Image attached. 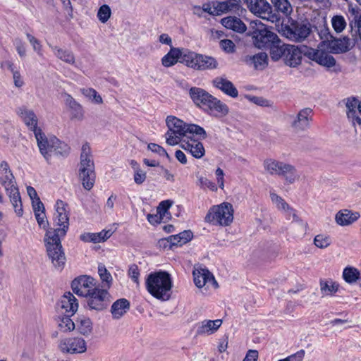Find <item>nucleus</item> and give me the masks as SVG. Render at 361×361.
I'll use <instances>...</instances> for the list:
<instances>
[{"instance_id": "obj_1", "label": "nucleus", "mask_w": 361, "mask_h": 361, "mask_svg": "<svg viewBox=\"0 0 361 361\" xmlns=\"http://www.w3.org/2000/svg\"><path fill=\"white\" fill-rule=\"evenodd\" d=\"M67 204L62 200L56 203V215L54 218L56 228L48 230L44 236L45 246L49 258L54 267L62 270L66 258L61 245V238H64L69 228V217L66 210Z\"/></svg>"}, {"instance_id": "obj_2", "label": "nucleus", "mask_w": 361, "mask_h": 361, "mask_svg": "<svg viewBox=\"0 0 361 361\" xmlns=\"http://www.w3.org/2000/svg\"><path fill=\"white\" fill-rule=\"evenodd\" d=\"M189 94L194 104L204 113L216 118H222L229 114L228 106L205 90L192 87Z\"/></svg>"}, {"instance_id": "obj_3", "label": "nucleus", "mask_w": 361, "mask_h": 361, "mask_svg": "<svg viewBox=\"0 0 361 361\" xmlns=\"http://www.w3.org/2000/svg\"><path fill=\"white\" fill-rule=\"evenodd\" d=\"M145 284L147 291L155 298L164 301L170 298L172 281L167 272L157 271L149 274Z\"/></svg>"}, {"instance_id": "obj_4", "label": "nucleus", "mask_w": 361, "mask_h": 361, "mask_svg": "<svg viewBox=\"0 0 361 361\" xmlns=\"http://www.w3.org/2000/svg\"><path fill=\"white\" fill-rule=\"evenodd\" d=\"M78 172L83 188L90 190L94 185L96 174L90 147L87 143L82 146Z\"/></svg>"}, {"instance_id": "obj_5", "label": "nucleus", "mask_w": 361, "mask_h": 361, "mask_svg": "<svg viewBox=\"0 0 361 361\" xmlns=\"http://www.w3.org/2000/svg\"><path fill=\"white\" fill-rule=\"evenodd\" d=\"M37 142L40 153L47 161L52 154L66 156L70 151L68 145L59 140L55 136L47 139L45 135H44V137H42V139Z\"/></svg>"}, {"instance_id": "obj_6", "label": "nucleus", "mask_w": 361, "mask_h": 361, "mask_svg": "<svg viewBox=\"0 0 361 361\" xmlns=\"http://www.w3.org/2000/svg\"><path fill=\"white\" fill-rule=\"evenodd\" d=\"M207 222L221 226H228L233 220V209L231 204L224 202L213 206L205 216Z\"/></svg>"}, {"instance_id": "obj_7", "label": "nucleus", "mask_w": 361, "mask_h": 361, "mask_svg": "<svg viewBox=\"0 0 361 361\" xmlns=\"http://www.w3.org/2000/svg\"><path fill=\"white\" fill-rule=\"evenodd\" d=\"M312 32V27L310 23H299L293 20L290 25L282 26L283 36L295 42H302L305 40Z\"/></svg>"}, {"instance_id": "obj_8", "label": "nucleus", "mask_w": 361, "mask_h": 361, "mask_svg": "<svg viewBox=\"0 0 361 361\" xmlns=\"http://www.w3.org/2000/svg\"><path fill=\"white\" fill-rule=\"evenodd\" d=\"M166 126L169 128L166 133V143L169 145L178 144L182 137L187 136L188 124L173 116H169L166 119Z\"/></svg>"}, {"instance_id": "obj_9", "label": "nucleus", "mask_w": 361, "mask_h": 361, "mask_svg": "<svg viewBox=\"0 0 361 361\" xmlns=\"http://www.w3.org/2000/svg\"><path fill=\"white\" fill-rule=\"evenodd\" d=\"M254 44L259 49H268L279 38L274 32L269 30L263 24L259 25L252 33Z\"/></svg>"}, {"instance_id": "obj_10", "label": "nucleus", "mask_w": 361, "mask_h": 361, "mask_svg": "<svg viewBox=\"0 0 361 361\" xmlns=\"http://www.w3.org/2000/svg\"><path fill=\"white\" fill-rule=\"evenodd\" d=\"M58 347L61 353L67 354H81L87 350L86 341L80 337L61 338Z\"/></svg>"}, {"instance_id": "obj_11", "label": "nucleus", "mask_w": 361, "mask_h": 361, "mask_svg": "<svg viewBox=\"0 0 361 361\" xmlns=\"http://www.w3.org/2000/svg\"><path fill=\"white\" fill-rule=\"evenodd\" d=\"M87 303L91 310H102L109 301V293L106 290L95 288L87 295Z\"/></svg>"}, {"instance_id": "obj_12", "label": "nucleus", "mask_w": 361, "mask_h": 361, "mask_svg": "<svg viewBox=\"0 0 361 361\" xmlns=\"http://www.w3.org/2000/svg\"><path fill=\"white\" fill-rule=\"evenodd\" d=\"M17 114L30 130L33 131L37 142L44 137V134L40 128H37V118L32 110L21 106L18 109Z\"/></svg>"}, {"instance_id": "obj_13", "label": "nucleus", "mask_w": 361, "mask_h": 361, "mask_svg": "<svg viewBox=\"0 0 361 361\" xmlns=\"http://www.w3.org/2000/svg\"><path fill=\"white\" fill-rule=\"evenodd\" d=\"M250 11L259 15L262 18L271 20L272 22L276 16L272 14V8L266 0H244Z\"/></svg>"}, {"instance_id": "obj_14", "label": "nucleus", "mask_w": 361, "mask_h": 361, "mask_svg": "<svg viewBox=\"0 0 361 361\" xmlns=\"http://www.w3.org/2000/svg\"><path fill=\"white\" fill-rule=\"evenodd\" d=\"M71 288L78 295L87 297L96 288L94 279L87 275L80 276L72 281Z\"/></svg>"}, {"instance_id": "obj_15", "label": "nucleus", "mask_w": 361, "mask_h": 361, "mask_svg": "<svg viewBox=\"0 0 361 361\" xmlns=\"http://www.w3.org/2000/svg\"><path fill=\"white\" fill-rule=\"evenodd\" d=\"M312 119V110L310 108L301 109L291 122V127L296 131H303L310 128Z\"/></svg>"}, {"instance_id": "obj_16", "label": "nucleus", "mask_w": 361, "mask_h": 361, "mask_svg": "<svg viewBox=\"0 0 361 361\" xmlns=\"http://www.w3.org/2000/svg\"><path fill=\"white\" fill-rule=\"evenodd\" d=\"M58 309L64 314L73 316L78 309L76 298L71 293H65L58 302Z\"/></svg>"}, {"instance_id": "obj_17", "label": "nucleus", "mask_w": 361, "mask_h": 361, "mask_svg": "<svg viewBox=\"0 0 361 361\" xmlns=\"http://www.w3.org/2000/svg\"><path fill=\"white\" fill-rule=\"evenodd\" d=\"M303 50L295 45L288 44L283 56L284 63L290 67H296L301 63Z\"/></svg>"}, {"instance_id": "obj_18", "label": "nucleus", "mask_w": 361, "mask_h": 361, "mask_svg": "<svg viewBox=\"0 0 361 361\" xmlns=\"http://www.w3.org/2000/svg\"><path fill=\"white\" fill-rule=\"evenodd\" d=\"M213 86L220 90L225 94L236 98L238 96V91L233 82L225 77H216L212 82Z\"/></svg>"}, {"instance_id": "obj_19", "label": "nucleus", "mask_w": 361, "mask_h": 361, "mask_svg": "<svg viewBox=\"0 0 361 361\" xmlns=\"http://www.w3.org/2000/svg\"><path fill=\"white\" fill-rule=\"evenodd\" d=\"M345 106L347 108V116L349 119L351 120L353 124L361 126V118L357 115H361V100L359 101L355 97L348 98Z\"/></svg>"}, {"instance_id": "obj_20", "label": "nucleus", "mask_w": 361, "mask_h": 361, "mask_svg": "<svg viewBox=\"0 0 361 361\" xmlns=\"http://www.w3.org/2000/svg\"><path fill=\"white\" fill-rule=\"evenodd\" d=\"M222 324L221 319H205L197 324L196 335L205 336L214 334Z\"/></svg>"}, {"instance_id": "obj_21", "label": "nucleus", "mask_w": 361, "mask_h": 361, "mask_svg": "<svg viewBox=\"0 0 361 361\" xmlns=\"http://www.w3.org/2000/svg\"><path fill=\"white\" fill-rule=\"evenodd\" d=\"M65 104L71 113V119L82 121L84 118V110L80 104L69 94H65Z\"/></svg>"}, {"instance_id": "obj_22", "label": "nucleus", "mask_w": 361, "mask_h": 361, "mask_svg": "<svg viewBox=\"0 0 361 361\" xmlns=\"http://www.w3.org/2000/svg\"><path fill=\"white\" fill-rule=\"evenodd\" d=\"M194 283L198 288H202L207 284H212L214 288L218 287V283L212 274L208 270L202 269L201 271H193Z\"/></svg>"}, {"instance_id": "obj_23", "label": "nucleus", "mask_w": 361, "mask_h": 361, "mask_svg": "<svg viewBox=\"0 0 361 361\" xmlns=\"http://www.w3.org/2000/svg\"><path fill=\"white\" fill-rule=\"evenodd\" d=\"M193 234L191 231H184L177 235H172L167 238H163L159 240V245L165 243L166 241L169 242L171 245L182 246L192 240Z\"/></svg>"}, {"instance_id": "obj_24", "label": "nucleus", "mask_w": 361, "mask_h": 361, "mask_svg": "<svg viewBox=\"0 0 361 361\" xmlns=\"http://www.w3.org/2000/svg\"><path fill=\"white\" fill-rule=\"evenodd\" d=\"M180 147L184 150L190 152L196 159L202 158L205 153L202 143L192 138H190L188 142H183Z\"/></svg>"}, {"instance_id": "obj_25", "label": "nucleus", "mask_w": 361, "mask_h": 361, "mask_svg": "<svg viewBox=\"0 0 361 361\" xmlns=\"http://www.w3.org/2000/svg\"><path fill=\"white\" fill-rule=\"evenodd\" d=\"M6 191L16 214L18 216H22L23 214V204L18 188L16 185L13 187L11 185L10 188H6Z\"/></svg>"}, {"instance_id": "obj_26", "label": "nucleus", "mask_w": 361, "mask_h": 361, "mask_svg": "<svg viewBox=\"0 0 361 361\" xmlns=\"http://www.w3.org/2000/svg\"><path fill=\"white\" fill-rule=\"evenodd\" d=\"M358 212H353L348 209H342L338 212L335 216V221L339 226H348L356 221L360 218Z\"/></svg>"}, {"instance_id": "obj_27", "label": "nucleus", "mask_w": 361, "mask_h": 361, "mask_svg": "<svg viewBox=\"0 0 361 361\" xmlns=\"http://www.w3.org/2000/svg\"><path fill=\"white\" fill-rule=\"evenodd\" d=\"M112 233L111 230H102L99 233H84L80 235V239L83 242L98 243L106 240Z\"/></svg>"}, {"instance_id": "obj_28", "label": "nucleus", "mask_w": 361, "mask_h": 361, "mask_svg": "<svg viewBox=\"0 0 361 361\" xmlns=\"http://www.w3.org/2000/svg\"><path fill=\"white\" fill-rule=\"evenodd\" d=\"M130 302L126 298L116 300L111 305V313L114 319L121 318L130 309Z\"/></svg>"}, {"instance_id": "obj_29", "label": "nucleus", "mask_w": 361, "mask_h": 361, "mask_svg": "<svg viewBox=\"0 0 361 361\" xmlns=\"http://www.w3.org/2000/svg\"><path fill=\"white\" fill-rule=\"evenodd\" d=\"M75 329L79 334L87 336L92 332V322L90 318L85 316H79L75 321Z\"/></svg>"}, {"instance_id": "obj_30", "label": "nucleus", "mask_w": 361, "mask_h": 361, "mask_svg": "<svg viewBox=\"0 0 361 361\" xmlns=\"http://www.w3.org/2000/svg\"><path fill=\"white\" fill-rule=\"evenodd\" d=\"M327 46L329 49L335 53L345 52L350 49V39L348 37L338 39L333 37Z\"/></svg>"}, {"instance_id": "obj_31", "label": "nucleus", "mask_w": 361, "mask_h": 361, "mask_svg": "<svg viewBox=\"0 0 361 361\" xmlns=\"http://www.w3.org/2000/svg\"><path fill=\"white\" fill-rule=\"evenodd\" d=\"M221 24L226 28L238 32H243L246 30V26L243 21L237 18L229 16L221 20Z\"/></svg>"}, {"instance_id": "obj_32", "label": "nucleus", "mask_w": 361, "mask_h": 361, "mask_svg": "<svg viewBox=\"0 0 361 361\" xmlns=\"http://www.w3.org/2000/svg\"><path fill=\"white\" fill-rule=\"evenodd\" d=\"M279 176L283 177L286 181L290 184L293 183L296 180H298L300 177L295 167L285 162L283 164Z\"/></svg>"}, {"instance_id": "obj_33", "label": "nucleus", "mask_w": 361, "mask_h": 361, "mask_svg": "<svg viewBox=\"0 0 361 361\" xmlns=\"http://www.w3.org/2000/svg\"><path fill=\"white\" fill-rule=\"evenodd\" d=\"M52 51L54 53V55L60 60L63 61V62L71 64V65H75V58L74 56V54L68 49H61L57 46H50Z\"/></svg>"}, {"instance_id": "obj_34", "label": "nucleus", "mask_w": 361, "mask_h": 361, "mask_svg": "<svg viewBox=\"0 0 361 361\" xmlns=\"http://www.w3.org/2000/svg\"><path fill=\"white\" fill-rule=\"evenodd\" d=\"M198 59L197 71L214 70L218 68L219 63L212 56L200 54Z\"/></svg>"}, {"instance_id": "obj_35", "label": "nucleus", "mask_w": 361, "mask_h": 361, "mask_svg": "<svg viewBox=\"0 0 361 361\" xmlns=\"http://www.w3.org/2000/svg\"><path fill=\"white\" fill-rule=\"evenodd\" d=\"M268 56L264 52L246 56V62L253 65L255 69H264L267 65Z\"/></svg>"}, {"instance_id": "obj_36", "label": "nucleus", "mask_w": 361, "mask_h": 361, "mask_svg": "<svg viewBox=\"0 0 361 361\" xmlns=\"http://www.w3.org/2000/svg\"><path fill=\"white\" fill-rule=\"evenodd\" d=\"M288 44L282 43L279 38L278 42L274 43L268 49L270 51L271 59L277 61L280 59H283Z\"/></svg>"}, {"instance_id": "obj_37", "label": "nucleus", "mask_w": 361, "mask_h": 361, "mask_svg": "<svg viewBox=\"0 0 361 361\" xmlns=\"http://www.w3.org/2000/svg\"><path fill=\"white\" fill-rule=\"evenodd\" d=\"M199 54H200L192 51L190 50L185 49V53L183 56L182 63L185 64L189 68L197 71Z\"/></svg>"}, {"instance_id": "obj_38", "label": "nucleus", "mask_w": 361, "mask_h": 361, "mask_svg": "<svg viewBox=\"0 0 361 361\" xmlns=\"http://www.w3.org/2000/svg\"><path fill=\"white\" fill-rule=\"evenodd\" d=\"M283 162L273 159H268L264 161L265 170L271 175L279 176Z\"/></svg>"}, {"instance_id": "obj_39", "label": "nucleus", "mask_w": 361, "mask_h": 361, "mask_svg": "<svg viewBox=\"0 0 361 361\" xmlns=\"http://www.w3.org/2000/svg\"><path fill=\"white\" fill-rule=\"evenodd\" d=\"M275 9L288 16L291 13L293 9L288 0H270Z\"/></svg>"}, {"instance_id": "obj_40", "label": "nucleus", "mask_w": 361, "mask_h": 361, "mask_svg": "<svg viewBox=\"0 0 361 361\" xmlns=\"http://www.w3.org/2000/svg\"><path fill=\"white\" fill-rule=\"evenodd\" d=\"M187 130V137L191 138L190 135H195L199 139L204 140L207 137L205 130L196 124H188Z\"/></svg>"}, {"instance_id": "obj_41", "label": "nucleus", "mask_w": 361, "mask_h": 361, "mask_svg": "<svg viewBox=\"0 0 361 361\" xmlns=\"http://www.w3.org/2000/svg\"><path fill=\"white\" fill-rule=\"evenodd\" d=\"M214 2L216 12H217L216 13H215V16H219L224 13H226L237 8L236 3L218 1H215Z\"/></svg>"}, {"instance_id": "obj_42", "label": "nucleus", "mask_w": 361, "mask_h": 361, "mask_svg": "<svg viewBox=\"0 0 361 361\" xmlns=\"http://www.w3.org/2000/svg\"><path fill=\"white\" fill-rule=\"evenodd\" d=\"M338 289V285L336 282L333 281H320V290L322 295H333L337 292Z\"/></svg>"}, {"instance_id": "obj_43", "label": "nucleus", "mask_w": 361, "mask_h": 361, "mask_svg": "<svg viewBox=\"0 0 361 361\" xmlns=\"http://www.w3.org/2000/svg\"><path fill=\"white\" fill-rule=\"evenodd\" d=\"M71 317L65 314L59 321V328L63 332L72 331L75 329V322H73Z\"/></svg>"}, {"instance_id": "obj_44", "label": "nucleus", "mask_w": 361, "mask_h": 361, "mask_svg": "<svg viewBox=\"0 0 361 361\" xmlns=\"http://www.w3.org/2000/svg\"><path fill=\"white\" fill-rule=\"evenodd\" d=\"M316 62L327 68H331L336 65L335 59L331 55L322 51H321Z\"/></svg>"}, {"instance_id": "obj_45", "label": "nucleus", "mask_w": 361, "mask_h": 361, "mask_svg": "<svg viewBox=\"0 0 361 361\" xmlns=\"http://www.w3.org/2000/svg\"><path fill=\"white\" fill-rule=\"evenodd\" d=\"M360 276L359 271L354 267H346L343 272L344 280L349 283L355 282Z\"/></svg>"}, {"instance_id": "obj_46", "label": "nucleus", "mask_w": 361, "mask_h": 361, "mask_svg": "<svg viewBox=\"0 0 361 361\" xmlns=\"http://www.w3.org/2000/svg\"><path fill=\"white\" fill-rule=\"evenodd\" d=\"M0 183L5 189L16 185L15 177L11 171L1 173Z\"/></svg>"}, {"instance_id": "obj_47", "label": "nucleus", "mask_w": 361, "mask_h": 361, "mask_svg": "<svg viewBox=\"0 0 361 361\" xmlns=\"http://www.w3.org/2000/svg\"><path fill=\"white\" fill-rule=\"evenodd\" d=\"M315 29L317 30V33L323 43L328 44L334 36L331 33L327 25L326 24H323L319 27H315Z\"/></svg>"}, {"instance_id": "obj_48", "label": "nucleus", "mask_w": 361, "mask_h": 361, "mask_svg": "<svg viewBox=\"0 0 361 361\" xmlns=\"http://www.w3.org/2000/svg\"><path fill=\"white\" fill-rule=\"evenodd\" d=\"M314 244L320 249H324L331 244V239L329 235L319 234L314 237Z\"/></svg>"}, {"instance_id": "obj_49", "label": "nucleus", "mask_w": 361, "mask_h": 361, "mask_svg": "<svg viewBox=\"0 0 361 361\" xmlns=\"http://www.w3.org/2000/svg\"><path fill=\"white\" fill-rule=\"evenodd\" d=\"M331 25L334 30L337 32H341L346 27V21L342 16H335L331 19Z\"/></svg>"}, {"instance_id": "obj_50", "label": "nucleus", "mask_w": 361, "mask_h": 361, "mask_svg": "<svg viewBox=\"0 0 361 361\" xmlns=\"http://www.w3.org/2000/svg\"><path fill=\"white\" fill-rule=\"evenodd\" d=\"M81 92L84 96L92 99L96 104H102L103 99L97 92L93 88H83Z\"/></svg>"}, {"instance_id": "obj_51", "label": "nucleus", "mask_w": 361, "mask_h": 361, "mask_svg": "<svg viewBox=\"0 0 361 361\" xmlns=\"http://www.w3.org/2000/svg\"><path fill=\"white\" fill-rule=\"evenodd\" d=\"M270 197L274 204H275L277 209L282 212L285 209H288L289 204L280 196L274 192L270 193Z\"/></svg>"}, {"instance_id": "obj_52", "label": "nucleus", "mask_w": 361, "mask_h": 361, "mask_svg": "<svg viewBox=\"0 0 361 361\" xmlns=\"http://www.w3.org/2000/svg\"><path fill=\"white\" fill-rule=\"evenodd\" d=\"M98 273L100 276V279L103 282L106 283L108 288L110 287L112 281V276L111 274L108 271L104 264H99L98 266Z\"/></svg>"}, {"instance_id": "obj_53", "label": "nucleus", "mask_w": 361, "mask_h": 361, "mask_svg": "<svg viewBox=\"0 0 361 361\" xmlns=\"http://www.w3.org/2000/svg\"><path fill=\"white\" fill-rule=\"evenodd\" d=\"M111 13V11L110 7L106 4H104L99 8L97 13V17L102 23H104L109 19Z\"/></svg>"}, {"instance_id": "obj_54", "label": "nucleus", "mask_w": 361, "mask_h": 361, "mask_svg": "<svg viewBox=\"0 0 361 361\" xmlns=\"http://www.w3.org/2000/svg\"><path fill=\"white\" fill-rule=\"evenodd\" d=\"M198 185L203 189L208 188L212 191L217 190V187L215 183L203 176L198 177Z\"/></svg>"}, {"instance_id": "obj_55", "label": "nucleus", "mask_w": 361, "mask_h": 361, "mask_svg": "<svg viewBox=\"0 0 361 361\" xmlns=\"http://www.w3.org/2000/svg\"><path fill=\"white\" fill-rule=\"evenodd\" d=\"M172 204L173 202L169 200L161 201L157 208V212L164 218L168 213V210L171 207Z\"/></svg>"}, {"instance_id": "obj_56", "label": "nucleus", "mask_w": 361, "mask_h": 361, "mask_svg": "<svg viewBox=\"0 0 361 361\" xmlns=\"http://www.w3.org/2000/svg\"><path fill=\"white\" fill-rule=\"evenodd\" d=\"M147 148L149 150H151L152 152L159 154L160 156L166 157L169 160L171 159L170 156L169 155L167 152L165 150V149L157 144L149 143L147 146Z\"/></svg>"}, {"instance_id": "obj_57", "label": "nucleus", "mask_w": 361, "mask_h": 361, "mask_svg": "<svg viewBox=\"0 0 361 361\" xmlns=\"http://www.w3.org/2000/svg\"><path fill=\"white\" fill-rule=\"evenodd\" d=\"M300 48L303 50L302 54H304L305 56H307L310 59L314 61L315 62L317 61L321 51L312 48H307V47H300Z\"/></svg>"}, {"instance_id": "obj_58", "label": "nucleus", "mask_w": 361, "mask_h": 361, "mask_svg": "<svg viewBox=\"0 0 361 361\" xmlns=\"http://www.w3.org/2000/svg\"><path fill=\"white\" fill-rule=\"evenodd\" d=\"M185 49H179V48H171L170 51L168 52L169 56L173 58L176 61L179 60L180 63H183V56L185 53Z\"/></svg>"}, {"instance_id": "obj_59", "label": "nucleus", "mask_w": 361, "mask_h": 361, "mask_svg": "<svg viewBox=\"0 0 361 361\" xmlns=\"http://www.w3.org/2000/svg\"><path fill=\"white\" fill-rule=\"evenodd\" d=\"M128 275L135 283L137 284L139 283L140 271L136 264H132L130 266Z\"/></svg>"}, {"instance_id": "obj_60", "label": "nucleus", "mask_w": 361, "mask_h": 361, "mask_svg": "<svg viewBox=\"0 0 361 361\" xmlns=\"http://www.w3.org/2000/svg\"><path fill=\"white\" fill-rule=\"evenodd\" d=\"M220 46L223 50L228 53H232L235 51V44L231 39H223L220 41Z\"/></svg>"}, {"instance_id": "obj_61", "label": "nucleus", "mask_w": 361, "mask_h": 361, "mask_svg": "<svg viewBox=\"0 0 361 361\" xmlns=\"http://www.w3.org/2000/svg\"><path fill=\"white\" fill-rule=\"evenodd\" d=\"M134 181L137 185L142 184L147 178L146 172L141 169H137L134 173Z\"/></svg>"}, {"instance_id": "obj_62", "label": "nucleus", "mask_w": 361, "mask_h": 361, "mask_svg": "<svg viewBox=\"0 0 361 361\" xmlns=\"http://www.w3.org/2000/svg\"><path fill=\"white\" fill-rule=\"evenodd\" d=\"M13 65L11 64L10 68L11 71L13 73V78L14 81V85L17 87H21L24 85V82L21 78V75L20 73L17 71H15L13 68Z\"/></svg>"}, {"instance_id": "obj_63", "label": "nucleus", "mask_w": 361, "mask_h": 361, "mask_svg": "<svg viewBox=\"0 0 361 361\" xmlns=\"http://www.w3.org/2000/svg\"><path fill=\"white\" fill-rule=\"evenodd\" d=\"M14 45L16 46V51L20 57H24L26 54V49L24 43L20 38H16L14 40Z\"/></svg>"}, {"instance_id": "obj_64", "label": "nucleus", "mask_w": 361, "mask_h": 361, "mask_svg": "<svg viewBox=\"0 0 361 361\" xmlns=\"http://www.w3.org/2000/svg\"><path fill=\"white\" fill-rule=\"evenodd\" d=\"M283 213L286 216V218L288 220H290L291 218L293 219V221H300V219L298 217V216L296 214V211L292 208L290 205L288 206V209H285Z\"/></svg>"}]
</instances>
